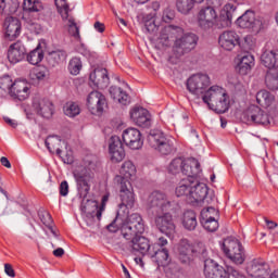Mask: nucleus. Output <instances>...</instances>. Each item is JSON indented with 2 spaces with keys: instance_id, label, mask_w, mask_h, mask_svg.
I'll return each instance as SVG.
<instances>
[{
  "instance_id": "obj_48",
  "label": "nucleus",
  "mask_w": 278,
  "mask_h": 278,
  "mask_svg": "<svg viewBox=\"0 0 278 278\" xmlns=\"http://www.w3.org/2000/svg\"><path fill=\"white\" fill-rule=\"evenodd\" d=\"M213 219H218V210H215L214 207L210 206L201 211L200 220H213Z\"/></svg>"
},
{
  "instance_id": "obj_9",
  "label": "nucleus",
  "mask_w": 278,
  "mask_h": 278,
  "mask_svg": "<svg viewBox=\"0 0 278 278\" xmlns=\"http://www.w3.org/2000/svg\"><path fill=\"white\" fill-rule=\"evenodd\" d=\"M242 123L245 125H270L273 117L268 113L264 112L257 105H250L241 115Z\"/></svg>"
},
{
  "instance_id": "obj_40",
  "label": "nucleus",
  "mask_w": 278,
  "mask_h": 278,
  "mask_svg": "<svg viewBox=\"0 0 278 278\" xmlns=\"http://www.w3.org/2000/svg\"><path fill=\"white\" fill-rule=\"evenodd\" d=\"M23 10L24 12H42L45 7L40 0H24Z\"/></svg>"
},
{
  "instance_id": "obj_39",
  "label": "nucleus",
  "mask_w": 278,
  "mask_h": 278,
  "mask_svg": "<svg viewBox=\"0 0 278 278\" xmlns=\"http://www.w3.org/2000/svg\"><path fill=\"white\" fill-rule=\"evenodd\" d=\"M16 12V3L14 0H0V15L10 16Z\"/></svg>"
},
{
  "instance_id": "obj_38",
  "label": "nucleus",
  "mask_w": 278,
  "mask_h": 278,
  "mask_svg": "<svg viewBox=\"0 0 278 278\" xmlns=\"http://www.w3.org/2000/svg\"><path fill=\"white\" fill-rule=\"evenodd\" d=\"M144 28L148 31V34L155 35L157 34V30L160 29V26L155 24V13H149L143 17Z\"/></svg>"
},
{
  "instance_id": "obj_51",
  "label": "nucleus",
  "mask_w": 278,
  "mask_h": 278,
  "mask_svg": "<svg viewBox=\"0 0 278 278\" xmlns=\"http://www.w3.org/2000/svg\"><path fill=\"white\" fill-rule=\"evenodd\" d=\"M41 223L48 227V229L55 236V230H53V218L51 217V214L45 213L43 215L40 216Z\"/></svg>"
},
{
  "instance_id": "obj_8",
  "label": "nucleus",
  "mask_w": 278,
  "mask_h": 278,
  "mask_svg": "<svg viewBox=\"0 0 278 278\" xmlns=\"http://www.w3.org/2000/svg\"><path fill=\"white\" fill-rule=\"evenodd\" d=\"M149 146L161 155H170L173 153L174 143L162 130H151L148 136Z\"/></svg>"
},
{
  "instance_id": "obj_42",
  "label": "nucleus",
  "mask_w": 278,
  "mask_h": 278,
  "mask_svg": "<svg viewBox=\"0 0 278 278\" xmlns=\"http://www.w3.org/2000/svg\"><path fill=\"white\" fill-rule=\"evenodd\" d=\"M63 112L65 116H68L70 118H75V116H79L81 113V109L79 108V104L75 102H67L64 105Z\"/></svg>"
},
{
  "instance_id": "obj_57",
  "label": "nucleus",
  "mask_w": 278,
  "mask_h": 278,
  "mask_svg": "<svg viewBox=\"0 0 278 278\" xmlns=\"http://www.w3.org/2000/svg\"><path fill=\"white\" fill-rule=\"evenodd\" d=\"M60 194L61 197H68V181L63 180L60 185Z\"/></svg>"
},
{
  "instance_id": "obj_30",
  "label": "nucleus",
  "mask_w": 278,
  "mask_h": 278,
  "mask_svg": "<svg viewBox=\"0 0 278 278\" xmlns=\"http://www.w3.org/2000/svg\"><path fill=\"white\" fill-rule=\"evenodd\" d=\"M261 62L268 71H276L278 66V51L265 50L261 55Z\"/></svg>"
},
{
  "instance_id": "obj_19",
  "label": "nucleus",
  "mask_w": 278,
  "mask_h": 278,
  "mask_svg": "<svg viewBox=\"0 0 278 278\" xmlns=\"http://www.w3.org/2000/svg\"><path fill=\"white\" fill-rule=\"evenodd\" d=\"M130 118L138 127H151V114L144 108H135L130 111Z\"/></svg>"
},
{
  "instance_id": "obj_45",
  "label": "nucleus",
  "mask_w": 278,
  "mask_h": 278,
  "mask_svg": "<svg viewBox=\"0 0 278 278\" xmlns=\"http://www.w3.org/2000/svg\"><path fill=\"white\" fill-rule=\"evenodd\" d=\"M176 8L180 14H190L194 9L192 0H176Z\"/></svg>"
},
{
  "instance_id": "obj_1",
  "label": "nucleus",
  "mask_w": 278,
  "mask_h": 278,
  "mask_svg": "<svg viewBox=\"0 0 278 278\" xmlns=\"http://www.w3.org/2000/svg\"><path fill=\"white\" fill-rule=\"evenodd\" d=\"M210 76L194 74L187 80V90L198 99L202 96L203 103L216 114L229 112L231 100L227 90L220 86H212L210 89ZM206 90V91H205Z\"/></svg>"
},
{
  "instance_id": "obj_35",
  "label": "nucleus",
  "mask_w": 278,
  "mask_h": 278,
  "mask_svg": "<svg viewBox=\"0 0 278 278\" xmlns=\"http://www.w3.org/2000/svg\"><path fill=\"white\" fill-rule=\"evenodd\" d=\"M67 58L66 51L64 50H54L48 53V62L51 66H58L65 62Z\"/></svg>"
},
{
  "instance_id": "obj_5",
  "label": "nucleus",
  "mask_w": 278,
  "mask_h": 278,
  "mask_svg": "<svg viewBox=\"0 0 278 278\" xmlns=\"http://www.w3.org/2000/svg\"><path fill=\"white\" fill-rule=\"evenodd\" d=\"M204 275L206 278H247L244 274L233 267L225 270L212 258L204 261Z\"/></svg>"
},
{
  "instance_id": "obj_3",
  "label": "nucleus",
  "mask_w": 278,
  "mask_h": 278,
  "mask_svg": "<svg viewBox=\"0 0 278 278\" xmlns=\"http://www.w3.org/2000/svg\"><path fill=\"white\" fill-rule=\"evenodd\" d=\"M148 205L153 216L154 225L165 236L175 233V222L173 220V201L166 193L153 191L148 199Z\"/></svg>"
},
{
  "instance_id": "obj_6",
  "label": "nucleus",
  "mask_w": 278,
  "mask_h": 278,
  "mask_svg": "<svg viewBox=\"0 0 278 278\" xmlns=\"http://www.w3.org/2000/svg\"><path fill=\"white\" fill-rule=\"evenodd\" d=\"M146 230L144 219L142 215L138 213H132L127 217L126 223L121 227L122 236L125 240H131L142 236Z\"/></svg>"
},
{
  "instance_id": "obj_49",
  "label": "nucleus",
  "mask_w": 278,
  "mask_h": 278,
  "mask_svg": "<svg viewBox=\"0 0 278 278\" xmlns=\"http://www.w3.org/2000/svg\"><path fill=\"white\" fill-rule=\"evenodd\" d=\"M200 222L202 227L211 233H214V231L218 230V219H200Z\"/></svg>"
},
{
  "instance_id": "obj_37",
  "label": "nucleus",
  "mask_w": 278,
  "mask_h": 278,
  "mask_svg": "<svg viewBox=\"0 0 278 278\" xmlns=\"http://www.w3.org/2000/svg\"><path fill=\"white\" fill-rule=\"evenodd\" d=\"M265 84L269 90H278V70H268L265 76Z\"/></svg>"
},
{
  "instance_id": "obj_13",
  "label": "nucleus",
  "mask_w": 278,
  "mask_h": 278,
  "mask_svg": "<svg viewBox=\"0 0 278 278\" xmlns=\"http://www.w3.org/2000/svg\"><path fill=\"white\" fill-rule=\"evenodd\" d=\"M251 278H270V265L264 258L252 260L247 267Z\"/></svg>"
},
{
  "instance_id": "obj_59",
  "label": "nucleus",
  "mask_w": 278,
  "mask_h": 278,
  "mask_svg": "<svg viewBox=\"0 0 278 278\" xmlns=\"http://www.w3.org/2000/svg\"><path fill=\"white\" fill-rule=\"evenodd\" d=\"M4 273L8 277H16V273H14V268L10 264H4Z\"/></svg>"
},
{
  "instance_id": "obj_26",
  "label": "nucleus",
  "mask_w": 278,
  "mask_h": 278,
  "mask_svg": "<svg viewBox=\"0 0 278 278\" xmlns=\"http://www.w3.org/2000/svg\"><path fill=\"white\" fill-rule=\"evenodd\" d=\"M201 173V163L194 157L182 160V174L187 179H195L197 175Z\"/></svg>"
},
{
  "instance_id": "obj_32",
  "label": "nucleus",
  "mask_w": 278,
  "mask_h": 278,
  "mask_svg": "<svg viewBox=\"0 0 278 278\" xmlns=\"http://www.w3.org/2000/svg\"><path fill=\"white\" fill-rule=\"evenodd\" d=\"M109 92L113 98V101H117V103H121L122 105H129V103H131L129 94L119 87L112 86L110 87Z\"/></svg>"
},
{
  "instance_id": "obj_28",
  "label": "nucleus",
  "mask_w": 278,
  "mask_h": 278,
  "mask_svg": "<svg viewBox=\"0 0 278 278\" xmlns=\"http://www.w3.org/2000/svg\"><path fill=\"white\" fill-rule=\"evenodd\" d=\"M178 257L182 264H190L194 260V248L186 239L179 243Z\"/></svg>"
},
{
  "instance_id": "obj_58",
  "label": "nucleus",
  "mask_w": 278,
  "mask_h": 278,
  "mask_svg": "<svg viewBox=\"0 0 278 278\" xmlns=\"http://www.w3.org/2000/svg\"><path fill=\"white\" fill-rule=\"evenodd\" d=\"M118 222V217H116L111 224L106 226V229L111 231V233H116L121 229V226H118L116 223Z\"/></svg>"
},
{
  "instance_id": "obj_10",
  "label": "nucleus",
  "mask_w": 278,
  "mask_h": 278,
  "mask_svg": "<svg viewBox=\"0 0 278 278\" xmlns=\"http://www.w3.org/2000/svg\"><path fill=\"white\" fill-rule=\"evenodd\" d=\"M73 176L76 181L79 199H86L90 192V179H92L90 172L84 166H78L74 169Z\"/></svg>"
},
{
  "instance_id": "obj_41",
  "label": "nucleus",
  "mask_w": 278,
  "mask_h": 278,
  "mask_svg": "<svg viewBox=\"0 0 278 278\" xmlns=\"http://www.w3.org/2000/svg\"><path fill=\"white\" fill-rule=\"evenodd\" d=\"M12 88H14V83L10 76H4L0 78V97H5V94H11Z\"/></svg>"
},
{
  "instance_id": "obj_47",
  "label": "nucleus",
  "mask_w": 278,
  "mask_h": 278,
  "mask_svg": "<svg viewBox=\"0 0 278 278\" xmlns=\"http://www.w3.org/2000/svg\"><path fill=\"white\" fill-rule=\"evenodd\" d=\"M54 3L56 5L63 21H67L68 12H71L68 2H66V0H54Z\"/></svg>"
},
{
  "instance_id": "obj_63",
  "label": "nucleus",
  "mask_w": 278,
  "mask_h": 278,
  "mask_svg": "<svg viewBox=\"0 0 278 278\" xmlns=\"http://www.w3.org/2000/svg\"><path fill=\"white\" fill-rule=\"evenodd\" d=\"M0 163L2 164V166H4L5 168H12V164L10 163V160H8V157L2 156L0 159Z\"/></svg>"
},
{
  "instance_id": "obj_18",
  "label": "nucleus",
  "mask_w": 278,
  "mask_h": 278,
  "mask_svg": "<svg viewBox=\"0 0 278 278\" xmlns=\"http://www.w3.org/2000/svg\"><path fill=\"white\" fill-rule=\"evenodd\" d=\"M218 43L225 51H233L240 45V36L233 30H226L219 35Z\"/></svg>"
},
{
  "instance_id": "obj_12",
  "label": "nucleus",
  "mask_w": 278,
  "mask_h": 278,
  "mask_svg": "<svg viewBox=\"0 0 278 278\" xmlns=\"http://www.w3.org/2000/svg\"><path fill=\"white\" fill-rule=\"evenodd\" d=\"M218 21V13L213 7L202 8L197 15V23L201 29H212Z\"/></svg>"
},
{
  "instance_id": "obj_53",
  "label": "nucleus",
  "mask_w": 278,
  "mask_h": 278,
  "mask_svg": "<svg viewBox=\"0 0 278 278\" xmlns=\"http://www.w3.org/2000/svg\"><path fill=\"white\" fill-rule=\"evenodd\" d=\"M68 33L71 36H74V38H79V27H77V23H75L74 18H68Z\"/></svg>"
},
{
  "instance_id": "obj_15",
  "label": "nucleus",
  "mask_w": 278,
  "mask_h": 278,
  "mask_svg": "<svg viewBox=\"0 0 278 278\" xmlns=\"http://www.w3.org/2000/svg\"><path fill=\"white\" fill-rule=\"evenodd\" d=\"M122 138L126 147H129V149H132L134 151L142 149V144H144V142L142 141V134H140V130H138V128L125 129L123 131Z\"/></svg>"
},
{
  "instance_id": "obj_23",
  "label": "nucleus",
  "mask_w": 278,
  "mask_h": 278,
  "mask_svg": "<svg viewBox=\"0 0 278 278\" xmlns=\"http://www.w3.org/2000/svg\"><path fill=\"white\" fill-rule=\"evenodd\" d=\"M5 39L14 40L21 36V21L13 16H8L4 20Z\"/></svg>"
},
{
  "instance_id": "obj_29",
  "label": "nucleus",
  "mask_w": 278,
  "mask_h": 278,
  "mask_svg": "<svg viewBox=\"0 0 278 278\" xmlns=\"http://www.w3.org/2000/svg\"><path fill=\"white\" fill-rule=\"evenodd\" d=\"M192 186H194V178H184L176 187V197H185L188 203H190V195L192 193Z\"/></svg>"
},
{
  "instance_id": "obj_62",
  "label": "nucleus",
  "mask_w": 278,
  "mask_h": 278,
  "mask_svg": "<svg viewBox=\"0 0 278 278\" xmlns=\"http://www.w3.org/2000/svg\"><path fill=\"white\" fill-rule=\"evenodd\" d=\"M266 226L268 227V229L273 230V229H277L278 224L274 220L270 219H265Z\"/></svg>"
},
{
  "instance_id": "obj_20",
  "label": "nucleus",
  "mask_w": 278,
  "mask_h": 278,
  "mask_svg": "<svg viewBox=\"0 0 278 278\" xmlns=\"http://www.w3.org/2000/svg\"><path fill=\"white\" fill-rule=\"evenodd\" d=\"M25 58H27V49L23 42L17 41L9 47L8 60L11 64H18V62H23Z\"/></svg>"
},
{
  "instance_id": "obj_64",
  "label": "nucleus",
  "mask_w": 278,
  "mask_h": 278,
  "mask_svg": "<svg viewBox=\"0 0 278 278\" xmlns=\"http://www.w3.org/2000/svg\"><path fill=\"white\" fill-rule=\"evenodd\" d=\"M54 257H62L64 255V249L58 248L56 250L53 251Z\"/></svg>"
},
{
  "instance_id": "obj_55",
  "label": "nucleus",
  "mask_w": 278,
  "mask_h": 278,
  "mask_svg": "<svg viewBox=\"0 0 278 278\" xmlns=\"http://www.w3.org/2000/svg\"><path fill=\"white\" fill-rule=\"evenodd\" d=\"M175 18V10L166 8L163 11L162 21L163 23H170Z\"/></svg>"
},
{
  "instance_id": "obj_50",
  "label": "nucleus",
  "mask_w": 278,
  "mask_h": 278,
  "mask_svg": "<svg viewBox=\"0 0 278 278\" xmlns=\"http://www.w3.org/2000/svg\"><path fill=\"white\" fill-rule=\"evenodd\" d=\"M182 166H184V159L181 157L174 159L168 166V172L172 175H177V173L182 172Z\"/></svg>"
},
{
  "instance_id": "obj_27",
  "label": "nucleus",
  "mask_w": 278,
  "mask_h": 278,
  "mask_svg": "<svg viewBox=\"0 0 278 278\" xmlns=\"http://www.w3.org/2000/svg\"><path fill=\"white\" fill-rule=\"evenodd\" d=\"M149 257L157 264V266H168L170 264V257L168 255V250L166 248H161L160 245H154L152 252H150Z\"/></svg>"
},
{
  "instance_id": "obj_61",
  "label": "nucleus",
  "mask_w": 278,
  "mask_h": 278,
  "mask_svg": "<svg viewBox=\"0 0 278 278\" xmlns=\"http://www.w3.org/2000/svg\"><path fill=\"white\" fill-rule=\"evenodd\" d=\"M93 27H94L96 31H99V34H103V31H105V24H103L101 22H96L93 24Z\"/></svg>"
},
{
  "instance_id": "obj_52",
  "label": "nucleus",
  "mask_w": 278,
  "mask_h": 278,
  "mask_svg": "<svg viewBox=\"0 0 278 278\" xmlns=\"http://www.w3.org/2000/svg\"><path fill=\"white\" fill-rule=\"evenodd\" d=\"M55 142H56V144H60L61 139H60L59 136H49V137L46 139L45 144H46L48 151H50V153L55 150V146H54Z\"/></svg>"
},
{
  "instance_id": "obj_33",
  "label": "nucleus",
  "mask_w": 278,
  "mask_h": 278,
  "mask_svg": "<svg viewBox=\"0 0 278 278\" xmlns=\"http://www.w3.org/2000/svg\"><path fill=\"white\" fill-rule=\"evenodd\" d=\"M256 102L261 108H270L275 103V96L267 90H261L256 93Z\"/></svg>"
},
{
  "instance_id": "obj_21",
  "label": "nucleus",
  "mask_w": 278,
  "mask_h": 278,
  "mask_svg": "<svg viewBox=\"0 0 278 278\" xmlns=\"http://www.w3.org/2000/svg\"><path fill=\"white\" fill-rule=\"evenodd\" d=\"M109 152L112 162H123V160H125V148H123V141H121V137H111Z\"/></svg>"
},
{
  "instance_id": "obj_24",
  "label": "nucleus",
  "mask_w": 278,
  "mask_h": 278,
  "mask_svg": "<svg viewBox=\"0 0 278 278\" xmlns=\"http://www.w3.org/2000/svg\"><path fill=\"white\" fill-rule=\"evenodd\" d=\"M205 197H207V186L199 182L197 178H194V184L191 187V195H189V203H203Z\"/></svg>"
},
{
  "instance_id": "obj_17",
  "label": "nucleus",
  "mask_w": 278,
  "mask_h": 278,
  "mask_svg": "<svg viewBox=\"0 0 278 278\" xmlns=\"http://www.w3.org/2000/svg\"><path fill=\"white\" fill-rule=\"evenodd\" d=\"M130 240V247L132 253H140L141 255H151V252L154 249V245L149 242V239L146 237L138 235V237H134Z\"/></svg>"
},
{
  "instance_id": "obj_44",
  "label": "nucleus",
  "mask_w": 278,
  "mask_h": 278,
  "mask_svg": "<svg viewBox=\"0 0 278 278\" xmlns=\"http://www.w3.org/2000/svg\"><path fill=\"white\" fill-rule=\"evenodd\" d=\"M256 41L251 35H247L242 41L239 39L238 47L249 53V51H253L255 49Z\"/></svg>"
},
{
  "instance_id": "obj_22",
  "label": "nucleus",
  "mask_w": 278,
  "mask_h": 278,
  "mask_svg": "<svg viewBox=\"0 0 278 278\" xmlns=\"http://www.w3.org/2000/svg\"><path fill=\"white\" fill-rule=\"evenodd\" d=\"M90 84H93L96 88L103 90L110 86V76L108 75L106 68H96L89 75Z\"/></svg>"
},
{
  "instance_id": "obj_2",
  "label": "nucleus",
  "mask_w": 278,
  "mask_h": 278,
  "mask_svg": "<svg viewBox=\"0 0 278 278\" xmlns=\"http://www.w3.org/2000/svg\"><path fill=\"white\" fill-rule=\"evenodd\" d=\"M174 38L172 51L177 60L186 55V53H190L193 49H197V45L199 43V36L197 34L184 33L182 27L168 25L161 30L157 45L160 47H170Z\"/></svg>"
},
{
  "instance_id": "obj_4",
  "label": "nucleus",
  "mask_w": 278,
  "mask_h": 278,
  "mask_svg": "<svg viewBox=\"0 0 278 278\" xmlns=\"http://www.w3.org/2000/svg\"><path fill=\"white\" fill-rule=\"evenodd\" d=\"M136 165L131 161H126L119 169V175L114 178V184L119 190L122 205L125 207H134V203H136V195L131 187V181L136 179Z\"/></svg>"
},
{
  "instance_id": "obj_11",
  "label": "nucleus",
  "mask_w": 278,
  "mask_h": 278,
  "mask_svg": "<svg viewBox=\"0 0 278 278\" xmlns=\"http://www.w3.org/2000/svg\"><path fill=\"white\" fill-rule=\"evenodd\" d=\"M108 108V99L100 91H91L87 97V109L93 116H101Z\"/></svg>"
},
{
  "instance_id": "obj_7",
  "label": "nucleus",
  "mask_w": 278,
  "mask_h": 278,
  "mask_svg": "<svg viewBox=\"0 0 278 278\" xmlns=\"http://www.w3.org/2000/svg\"><path fill=\"white\" fill-rule=\"evenodd\" d=\"M220 247L225 255L228 256L233 264H237V266L244 264L247 254L244 253L242 243L238 239L227 238L222 242Z\"/></svg>"
},
{
  "instance_id": "obj_56",
  "label": "nucleus",
  "mask_w": 278,
  "mask_h": 278,
  "mask_svg": "<svg viewBox=\"0 0 278 278\" xmlns=\"http://www.w3.org/2000/svg\"><path fill=\"white\" fill-rule=\"evenodd\" d=\"M238 7H236V4L233 3H227L224 7V12L226 13V18H228V21H231V18L233 17V12H236Z\"/></svg>"
},
{
  "instance_id": "obj_31",
  "label": "nucleus",
  "mask_w": 278,
  "mask_h": 278,
  "mask_svg": "<svg viewBox=\"0 0 278 278\" xmlns=\"http://www.w3.org/2000/svg\"><path fill=\"white\" fill-rule=\"evenodd\" d=\"M253 66H255V58L251 53H247L239 59L237 71L240 75H249Z\"/></svg>"
},
{
  "instance_id": "obj_60",
  "label": "nucleus",
  "mask_w": 278,
  "mask_h": 278,
  "mask_svg": "<svg viewBox=\"0 0 278 278\" xmlns=\"http://www.w3.org/2000/svg\"><path fill=\"white\" fill-rule=\"evenodd\" d=\"M208 7L220 8L223 5V0H206Z\"/></svg>"
},
{
  "instance_id": "obj_16",
  "label": "nucleus",
  "mask_w": 278,
  "mask_h": 278,
  "mask_svg": "<svg viewBox=\"0 0 278 278\" xmlns=\"http://www.w3.org/2000/svg\"><path fill=\"white\" fill-rule=\"evenodd\" d=\"M237 25L241 29H253V31H260L263 27L262 21L255 18V12L253 11H245L243 15L238 17Z\"/></svg>"
},
{
  "instance_id": "obj_43",
  "label": "nucleus",
  "mask_w": 278,
  "mask_h": 278,
  "mask_svg": "<svg viewBox=\"0 0 278 278\" xmlns=\"http://www.w3.org/2000/svg\"><path fill=\"white\" fill-rule=\"evenodd\" d=\"M49 75V70L46 66H37L30 71L29 77L33 81H40Z\"/></svg>"
},
{
  "instance_id": "obj_36",
  "label": "nucleus",
  "mask_w": 278,
  "mask_h": 278,
  "mask_svg": "<svg viewBox=\"0 0 278 278\" xmlns=\"http://www.w3.org/2000/svg\"><path fill=\"white\" fill-rule=\"evenodd\" d=\"M26 60L29 64H33V66H36V64H40L42 60H45V52L38 46L36 49L31 50L27 55Z\"/></svg>"
},
{
  "instance_id": "obj_14",
  "label": "nucleus",
  "mask_w": 278,
  "mask_h": 278,
  "mask_svg": "<svg viewBox=\"0 0 278 278\" xmlns=\"http://www.w3.org/2000/svg\"><path fill=\"white\" fill-rule=\"evenodd\" d=\"M33 111L37 114V116L49 119L53 118V114H55V105L47 98L34 99Z\"/></svg>"
},
{
  "instance_id": "obj_25",
  "label": "nucleus",
  "mask_w": 278,
  "mask_h": 278,
  "mask_svg": "<svg viewBox=\"0 0 278 278\" xmlns=\"http://www.w3.org/2000/svg\"><path fill=\"white\" fill-rule=\"evenodd\" d=\"M10 97L17 101H25L29 98V85L25 80H15Z\"/></svg>"
},
{
  "instance_id": "obj_54",
  "label": "nucleus",
  "mask_w": 278,
  "mask_h": 278,
  "mask_svg": "<svg viewBox=\"0 0 278 278\" xmlns=\"http://www.w3.org/2000/svg\"><path fill=\"white\" fill-rule=\"evenodd\" d=\"M105 201H108V197L102 198V204L99 207V204L94 203L93 207L96 210V216L98 220H101V216H103V212L105 211Z\"/></svg>"
},
{
  "instance_id": "obj_34",
  "label": "nucleus",
  "mask_w": 278,
  "mask_h": 278,
  "mask_svg": "<svg viewBox=\"0 0 278 278\" xmlns=\"http://www.w3.org/2000/svg\"><path fill=\"white\" fill-rule=\"evenodd\" d=\"M197 213H194L193 211L185 212L182 216V226L185 227V229H187L188 231H194L197 229Z\"/></svg>"
},
{
  "instance_id": "obj_46",
  "label": "nucleus",
  "mask_w": 278,
  "mask_h": 278,
  "mask_svg": "<svg viewBox=\"0 0 278 278\" xmlns=\"http://www.w3.org/2000/svg\"><path fill=\"white\" fill-rule=\"evenodd\" d=\"M81 68H84L81 59L75 56L70 61L68 71H70L71 75H79V73H81Z\"/></svg>"
}]
</instances>
